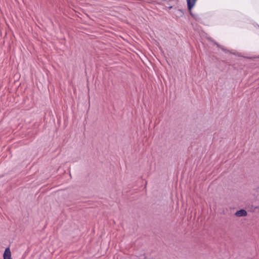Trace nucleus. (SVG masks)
Returning <instances> with one entry per match:
<instances>
[{
	"mask_svg": "<svg viewBox=\"0 0 259 259\" xmlns=\"http://www.w3.org/2000/svg\"><path fill=\"white\" fill-rule=\"evenodd\" d=\"M258 58H259V57H258Z\"/></svg>",
	"mask_w": 259,
	"mask_h": 259,
	"instance_id": "0eeeda50",
	"label": "nucleus"
},
{
	"mask_svg": "<svg viewBox=\"0 0 259 259\" xmlns=\"http://www.w3.org/2000/svg\"><path fill=\"white\" fill-rule=\"evenodd\" d=\"M235 215L237 217H245L247 215V212L244 209H240L236 212Z\"/></svg>",
	"mask_w": 259,
	"mask_h": 259,
	"instance_id": "f257e3e1",
	"label": "nucleus"
},
{
	"mask_svg": "<svg viewBox=\"0 0 259 259\" xmlns=\"http://www.w3.org/2000/svg\"><path fill=\"white\" fill-rule=\"evenodd\" d=\"M8 258H11V253L10 248L7 247L6 248L4 253V258L5 259Z\"/></svg>",
	"mask_w": 259,
	"mask_h": 259,
	"instance_id": "7ed1b4c3",
	"label": "nucleus"
},
{
	"mask_svg": "<svg viewBox=\"0 0 259 259\" xmlns=\"http://www.w3.org/2000/svg\"><path fill=\"white\" fill-rule=\"evenodd\" d=\"M189 11H190V15H191L193 18H196L195 15L193 14L191 12V10H189Z\"/></svg>",
	"mask_w": 259,
	"mask_h": 259,
	"instance_id": "20e7f679",
	"label": "nucleus"
},
{
	"mask_svg": "<svg viewBox=\"0 0 259 259\" xmlns=\"http://www.w3.org/2000/svg\"><path fill=\"white\" fill-rule=\"evenodd\" d=\"M171 8H172V7L170 6V7H169V9H171Z\"/></svg>",
	"mask_w": 259,
	"mask_h": 259,
	"instance_id": "423d86ee",
	"label": "nucleus"
},
{
	"mask_svg": "<svg viewBox=\"0 0 259 259\" xmlns=\"http://www.w3.org/2000/svg\"><path fill=\"white\" fill-rule=\"evenodd\" d=\"M196 1L197 0H187L188 9L189 10H191L194 6Z\"/></svg>",
	"mask_w": 259,
	"mask_h": 259,
	"instance_id": "f03ea898",
	"label": "nucleus"
},
{
	"mask_svg": "<svg viewBox=\"0 0 259 259\" xmlns=\"http://www.w3.org/2000/svg\"><path fill=\"white\" fill-rule=\"evenodd\" d=\"M178 11H179V12H181V13H182V11H181V10H178Z\"/></svg>",
	"mask_w": 259,
	"mask_h": 259,
	"instance_id": "39448f33",
	"label": "nucleus"
}]
</instances>
